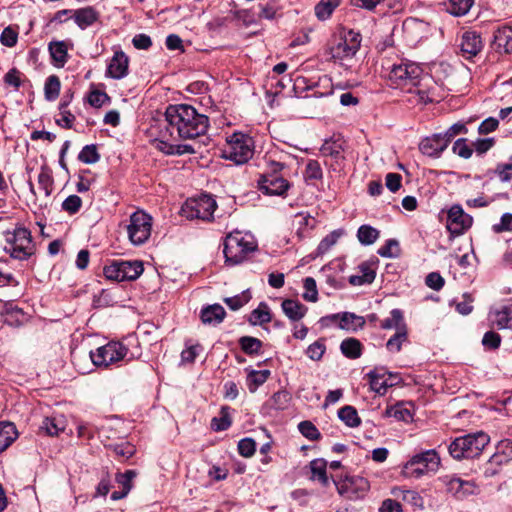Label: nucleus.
I'll use <instances>...</instances> for the list:
<instances>
[{
	"label": "nucleus",
	"mask_w": 512,
	"mask_h": 512,
	"mask_svg": "<svg viewBox=\"0 0 512 512\" xmlns=\"http://www.w3.org/2000/svg\"><path fill=\"white\" fill-rule=\"evenodd\" d=\"M467 127L464 123L457 122L451 125L446 131L440 133L444 140H447V145L459 134H466Z\"/></svg>",
	"instance_id": "680f3d73"
},
{
	"label": "nucleus",
	"mask_w": 512,
	"mask_h": 512,
	"mask_svg": "<svg viewBox=\"0 0 512 512\" xmlns=\"http://www.w3.org/2000/svg\"><path fill=\"white\" fill-rule=\"evenodd\" d=\"M216 207V201L211 196L203 194L187 199L181 207V214L189 220L209 221L212 219Z\"/></svg>",
	"instance_id": "0eeeda50"
},
{
	"label": "nucleus",
	"mask_w": 512,
	"mask_h": 512,
	"mask_svg": "<svg viewBox=\"0 0 512 512\" xmlns=\"http://www.w3.org/2000/svg\"><path fill=\"white\" fill-rule=\"evenodd\" d=\"M258 187L266 195L284 196L291 184L279 174H262L258 180Z\"/></svg>",
	"instance_id": "4468645a"
},
{
	"label": "nucleus",
	"mask_w": 512,
	"mask_h": 512,
	"mask_svg": "<svg viewBox=\"0 0 512 512\" xmlns=\"http://www.w3.org/2000/svg\"><path fill=\"white\" fill-rule=\"evenodd\" d=\"M152 217L142 210L134 212L130 216L127 233L133 245L144 244L151 235Z\"/></svg>",
	"instance_id": "9d476101"
},
{
	"label": "nucleus",
	"mask_w": 512,
	"mask_h": 512,
	"mask_svg": "<svg viewBox=\"0 0 512 512\" xmlns=\"http://www.w3.org/2000/svg\"><path fill=\"white\" fill-rule=\"evenodd\" d=\"M359 274L351 275L349 283L353 286H361L364 284H371L376 277V271L373 265L369 262H363L359 265Z\"/></svg>",
	"instance_id": "5701e85b"
},
{
	"label": "nucleus",
	"mask_w": 512,
	"mask_h": 512,
	"mask_svg": "<svg viewBox=\"0 0 512 512\" xmlns=\"http://www.w3.org/2000/svg\"><path fill=\"white\" fill-rule=\"evenodd\" d=\"M401 497L404 502L411 505L415 509L422 510L424 508L423 497L415 490H400Z\"/></svg>",
	"instance_id": "3c124183"
},
{
	"label": "nucleus",
	"mask_w": 512,
	"mask_h": 512,
	"mask_svg": "<svg viewBox=\"0 0 512 512\" xmlns=\"http://www.w3.org/2000/svg\"><path fill=\"white\" fill-rule=\"evenodd\" d=\"M365 324V320L362 316H358L351 312H342L339 322V328L350 331V332H356L357 330L363 328Z\"/></svg>",
	"instance_id": "473e14b6"
},
{
	"label": "nucleus",
	"mask_w": 512,
	"mask_h": 512,
	"mask_svg": "<svg viewBox=\"0 0 512 512\" xmlns=\"http://www.w3.org/2000/svg\"><path fill=\"white\" fill-rule=\"evenodd\" d=\"M305 181L321 180L323 178V171L320 163L317 160H309L306 164L304 173Z\"/></svg>",
	"instance_id": "de8ad7c7"
},
{
	"label": "nucleus",
	"mask_w": 512,
	"mask_h": 512,
	"mask_svg": "<svg viewBox=\"0 0 512 512\" xmlns=\"http://www.w3.org/2000/svg\"><path fill=\"white\" fill-rule=\"evenodd\" d=\"M45 97L47 100H55L60 92V80L57 76L51 75L45 82Z\"/></svg>",
	"instance_id": "864d4df0"
},
{
	"label": "nucleus",
	"mask_w": 512,
	"mask_h": 512,
	"mask_svg": "<svg viewBox=\"0 0 512 512\" xmlns=\"http://www.w3.org/2000/svg\"><path fill=\"white\" fill-rule=\"evenodd\" d=\"M361 34L352 29L340 32L339 40L330 48L331 58L335 61L350 59L356 55L361 46Z\"/></svg>",
	"instance_id": "1a4fd4ad"
},
{
	"label": "nucleus",
	"mask_w": 512,
	"mask_h": 512,
	"mask_svg": "<svg viewBox=\"0 0 512 512\" xmlns=\"http://www.w3.org/2000/svg\"><path fill=\"white\" fill-rule=\"evenodd\" d=\"M272 319L271 311L266 302H260L248 317V322L253 326H262L269 323Z\"/></svg>",
	"instance_id": "c756f323"
},
{
	"label": "nucleus",
	"mask_w": 512,
	"mask_h": 512,
	"mask_svg": "<svg viewBox=\"0 0 512 512\" xmlns=\"http://www.w3.org/2000/svg\"><path fill=\"white\" fill-rule=\"evenodd\" d=\"M16 438L15 425L11 422H0V453L6 450Z\"/></svg>",
	"instance_id": "f704fd0d"
},
{
	"label": "nucleus",
	"mask_w": 512,
	"mask_h": 512,
	"mask_svg": "<svg viewBox=\"0 0 512 512\" xmlns=\"http://www.w3.org/2000/svg\"><path fill=\"white\" fill-rule=\"evenodd\" d=\"M55 66L63 67L68 60V48L64 41H51L48 45Z\"/></svg>",
	"instance_id": "c85d7f7f"
},
{
	"label": "nucleus",
	"mask_w": 512,
	"mask_h": 512,
	"mask_svg": "<svg viewBox=\"0 0 512 512\" xmlns=\"http://www.w3.org/2000/svg\"><path fill=\"white\" fill-rule=\"evenodd\" d=\"M481 35L476 31H466L461 36L460 51L465 59H471L483 49Z\"/></svg>",
	"instance_id": "dca6fc26"
},
{
	"label": "nucleus",
	"mask_w": 512,
	"mask_h": 512,
	"mask_svg": "<svg viewBox=\"0 0 512 512\" xmlns=\"http://www.w3.org/2000/svg\"><path fill=\"white\" fill-rule=\"evenodd\" d=\"M238 452L243 457H251L256 451V442L252 438H243L238 442Z\"/></svg>",
	"instance_id": "052dcab7"
},
{
	"label": "nucleus",
	"mask_w": 512,
	"mask_h": 512,
	"mask_svg": "<svg viewBox=\"0 0 512 512\" xmlns=\"http://www.w3.org/2000/svg\"><path fill=\"white\" fill-rule=\"evenodd\" d=\"M493 45L498 52H512V26L499 27L494 33Z\"/></svg>",
	"instance_id": "aec40b11"
},
{
	"label": "nucleus",
	"mask_w": 512,
	"mask_h": 512,
	"mask_svg": "<svg viewBox=\"0 0 512 512\" xmlns=\"http://www.w3.org/2000/svg\"><path fill=\"white\" fill-rule=\"evenodd\" d=\"M241 349L249 355L258 354L262 348V342L255 337L243 336L239 339Z\"/></svg>",
	"instance_id": "c03bdc74"
},
{
	"label": "nucleus",
	"mask_w": 512,
	"mask_h": 512,
	"mask_svg": "<svg viewBox=\"0 0 512 512\" xmlns=\"http://www.w3.org/2000/svg\"><path fill=\"white\" fill-rule=\"evenodd\" d=\"M38 183L46 196L52 192L53 178L47 169L42 168L38 175Z\"/></svg>",
	"instance_id": "0e129e2a"
},
{
	"label": "nucleus",
	"mask_w": 512,
	"mask_h": 512,
	"mask_svg": "<svg viewBox=\"0 0 512 512\" xmlns=\"http://www.w3.org/2000/svg\"><path fill=\"white\" fill-rule=\"evenodd\" d=\"M258 6L260 9L259 17L266 20L277 18L281 10V5L277 0H267L265 4L260 3Z\"/></svg>",
	"instance_id": "37998d69"
},
{
	"label": "nucleus",
	"mask_w": 512,
	"mask_h": 512,
	"mask_svg": "<svg viewBox=\"0 0 512 512\" xmlns=\"http://www.w3.org/2000/svg\"><path fill=\"white\" fill-rule=\"evenodd\" d=\"M380 327L385 330L395 329L396 331H400L402 328L407 329L402 311L397 308L391 310L390 316L381 321Z\"/></svg>",
	"instance_id": "e433bc0d"
},
{
	"label": "nucleus",
	"mask_w": 512,
	"mask_h": 512,
	"mask_svg": "<svg viewBox=\"0 0 512 512\" xmlns=\"http://www.w3.org/2000/svg\"><path fill=\"white\" fill-rule=\"evenodd\" d=\"M299 432L308 440L316 441L321 438V433L311 421H302L298 424Z\"/></svg>",
	"instance_id": "603ef678"
},
{
	"label": "nucleus",
	"mask_w": 512,
	"mask_h": 512,
	"mask_svg": "<svg viewBox=\"0 0 512 512\" xmlns=\"http://www.w3.org/2000/svg\"><path fill=\"white\" fill-rule=\"evenodd\" d=\"M407 341V329L396 331L386 343V348L391 353H398L402 348V344Z\"/></svg>",
	"instance_id": "a18cd8bd"
},
{
	"label": "nucleus",
	"mask_w": 512,
	"mask_h": 512,
	"mask_svg": "<svg viewBox=\"0 0 512 512\" xmlns=\"http://www.w3.org/2000/svg\"><path fill=\"white\" fill-rule=\"evenodd\" d=\"M303 287L305 289V292L302 295L304 300L308 302H316L318 300V290L315 279L312 277L305 278Z\"/></svg>",
	"instance_id": "4d7b16f0"
},
{
	"label": "nucleus",
	"mask_w": 512,
	"mask_h": 512,
	"mask_svg": "<svg viewBox=\"0 0 512 512\" xmlns=\"http://www.w3.org/2000/svg\"><path fill=\"white\" fill-rule=\"evenodd\" d=\"M200 319L204 325L217 326L224 319V308L220 304L207 305L201 309Z\"/></svg>",
	"instance_id": "412c9836"
},
{
	"label": "nucleus",
	"mask_w": 512,
	"mask_h": 512,
	"mask_svg": "<svg viewBox=\"0 0 512 512\" xmlns=\"http://www.w3.org/2000/svg\"><path fill=\"white\" fill-rule=\"evenodd\" d=\"M123 281L136 280L143 273V264L141 261L118 260Z\"/></svg>",
	"instance_id": "a878e982"
},
{
	"label": "nucleus",
	"mask_w": 512,
	"mask_h": 512,
	"mask_svg": "<svg viewBox=\"0 0 512 512\" xmlns=\"http://www.w3.org/2000/svg\"><path fill=\"white\" fill-rule=\"evenodd\" d=\"M452 150L464 159L470 158L473 154V149L467 144V139L465 138L457 139L453 144Z\"/></svg>",
	"instance_id": "bf43d9fd"
},
{
	"label": "nucleus",
	"mask_w": 512,
	"mask_h": 512,
	"mask_svg": "<svg viewBox=\"0 0 512 512\" xmlns=\"http://www.w3.org/2000/svg\"><path fill=\"white\" fill-rule=\"evenodd\" d=\"M334 483L338 493L352 501L363 499L370 489L369 481L359 475H347Z\"/></svg>",
	"instance_id": "9b49d317"
},
{
	"label": "nucleus",
	"mask_w": 512,
	"mask_h": 512,
	"mask_svg": "<svg viewBox=\"0 0 512 512\" xmlns=\"http://www.w3.org/2000/svg\"><path fill=\"white\" fill-rule=\"evenodd\" d=\"M447 147V140L440 133L425 137L419 144L420 151L433 158H438Z\"/></svg>",
	"instance_id": "f3484780"
},
{
	"label": "nucleus",
	"mask_w": 512,
	"mask_h": 512,
	"mask_svg": "<svg viewBox=\"0 0 512 512\" xmlns=\"http://www.w3.org/2000/svg\"><path fill=\"white\" fill-rule=\"evenodd\" d=\"M17 40L18 33L11 26L4 28L0 35V42L6 47H14L17 44Z\"/></svg>",
	"instance_id": "338daca9"
},
{
	"label": "nucleus",
	"mask_w": 512,
	"mask_h": 512,
	"mask_svg": "<svg viewBox=\"0 0 512 512\" xmlns=\"http://www.w3.org/2000/svg\"><path fill=\"white\" fill-rule=\"evenodd\" d=\"M103 274L108 280L117 282L123 281L118 260H112L110 263L106 264L103 268Z\"/></svg>",
	"instance_id": "13d9d810"
},
{
	"label": "nucleus",
	"mask_w": 512,
	"mask_h": 512,
	"mask_svg": "<svg viewBox=\"0 0 512 512\" xmlns=\"http://www.w3.org/2000/svg\"><path fill=\"white\" fill-rule=\"evenodd\" d=\"M363 345L356 338H346L340 344L341 353L349 359H358L362 355Z\"/></svg>",
	"instance_id": "72a5a7b5"
},
{
	"label": "nucleus",
	"mask_w": 512,
	"mask_h": 512,
	"mask_svg": "<svg viewBox=\"0 0 512 512\" xmlns=\"http://www.w3.org/2000/svg\"><path fill=\"white\" fill-rule=\"evenodd\" d=\"M422 74L419 64L411 61H402L392 65L388 79L395 88H404L408 85L416 86Z\"/></svg>",
	"instance_id": "6e6552de"
},
{
	"label": "nucleus",
	"mask_w": 512,
	"mask_h": 512,
	"mask_svg": "<svg viewBox=\"0 0 512 512\" xmlns=\"http://www.w3.org/2000/svg\"><path fill=\"white\" fill-rule=\"evenodd\" d=\"M490 437L480 431L455 438L448 446L449 454L456 460L478 457L489 444Z\"/></svg>",
	"instance_id": "7ed1b4c3"
},
{
	"label": "nucleus",
	"mask_w": 512,
	"mask_h": 512,
	"mask_svg": "<svg viewBox=\"0 0 512 512\" xmlns=\"http://www.w3.org/2000/svg\"><path fill=\"white\" fill-rule=\"evenodd\" d=\"M447 491L457 498H464L477 492V485L473 481L463 480L455 475H445L440 478Z\"/></svg>",
	"instance_id": "2eb2a0df"
},
{
	"label": "nucleus",
	"mask_w": 512,
	"mask_h": 512,
	"mask_svg": "<svg viewBox=\"0 0 512 512\" xmlns=\"http://www.w3.org/2000/svg\"><path fill=\"white\" fill-rule=\"evenodd\" d=\"M344 230L343 229H336L326 235L318 244L317 247V254L323 255L327 253L340 239L341 236H343Z\"/></svg>",
	"instance_id": "a19ab883"
},
{
	"label": "nucleus",
	"mask_w": 512,
	"mask_h": 512,
	"mask_svg": "<svg viewBox=\"0 0 512 512\" xmlns=\"http://www.w3.org/2000/svg\"><path fill=\"white\" fill-rule=\"evenodd\" d=\"M339 419L348 427L355 428L361 424L357 410L350 405H346L338 410Z\"/></svg>",
	"instance_id": "58836bf2"
},
{
	"label": "nucleus",
	"mask_w": 512,
	"mask_h": 512,
	"mask_svg": "<svg viewBox=\"0 0 512 512\" xmlns=\"http://www.w3.org/2000/svg\"><path fill=\"white\" fill-rule=\"evenodd\" d=\"M170 139H175L174 131L165 125L159 131L156 148L167 155H175V144L169 143Z\"/></svg>",
	"instance_id": "7c9ffc66"
},
{
	"label": "nucleus",
	"mask_w": 512,
	"mask_h": 512,
	"mask_svg": "<svg viewBox=\"0 0 512 512\" xmlns=\"http://www.w3.org/2000/svg\"><path fill=\"white\" fill-rule=\"evenodd\" d=\"M473 3L474 0H448L444 2V6L449 14L461 17L470 11Z\"/></svg>",
	"instance_id": "c9c22d12"
},
{
	"label": "nucleus",
	"mask_w": 512,
	"mask_h": 512,
	"mask_svg": "<svg viewBox=\"0 0 512 512\" xmlns=\"http://www.w3.org/2000/svg\"><path fill=\"white\" fill-rule=\"evenodd\" d=\"M136 477L134 470H127L124 473H119L116 476V482L121 486V491H114L111 494V499L114 501L120 500L128 495L132 488V481Z\"/></svg>",
	"instance_id": "b1692460"
},
{
	"label": "nucleus",
	"mask_w": 512,
	"mask_h": 512,
	"mask_svg": "<svg viewBox=\"0 0 512 512\" xmlns=\"http://www.w3.org/2000/svg\"><path fill=\"white\" fill-rule=\"evenodd\" d=\"M371 390L379 395H384L392 383L388 382L386 371L383 368H376L367 374Z\"/></svg>",
	"instance_id": "4be33fe9"
},
{
	"label": "nucleus",
	"mask_w": 512,
	"mask_h": 512,
	"mask_svg": "<svg viewBox=\"0 0 512 512\" xmlns=\"http://www.w3.org/2000/svg\"><path fill=\"white\" fill-rule=\"evenodd\" d=\"M65 427L66 420L64 416L58 415L46 417L43 420L40 429L49 436H58L60 432H63L65 430Z\"/></svg>",
	"instance_id": "cd10ccee"
},
{
	"label": "nucleus",
	"mask_w": 512,
	"mask_h": 512,
	"mask_svg": "<svg viewBox=\"0 0 512 512\" xmlns=\"http://www.w3.org/2000/svg\"><path fill=\"white\" fill-rule=\"evenodd\" d=\"M472 217L460 205H453L447 213L446 228L452 235H461L472 225Z\"/></svg>",
	"instance_id": "ddd939ff"
},
{
	"label": "nucleus",
	"mask_w": 512,
	"mask_h": 512,
	"mask_svg": "<svg viewBox=\"0 0 512 512\" xmlns=\"http://www.w3.org/2000/svg\"><path fill=\"white\" fill-rule=\"evenodd\" d=\"M5 241L4 251L14 259L26 260L35 252L31 232L24 227L5 232Z\"/></svg>",
	"instance_id": "39448f33"
},
{
	"label": "nucleus",
	"mask_w": 512,
	"mask_h": 512,
	"mask_svg": "<svg viewBox=\"0 0 512 512\" xmlns=\"http://www.w3.org/2000/svg\"><path fill=\"white\" fill-rule=\"evenodd\" d=\"M340 0H321L315 6V15L320 21L329 19L334 10L339 6Z\"/></svg>",
	"instance_id": "ea45409f"
},
{
	"label": "nucleus",
	"mask_w": 512,
	"mask_h": 512,
	"mask_svg": "<svg viewBox=\"0 0 512 512\" xmlns=\"http://www.w3.org/2000/svg\"><path fill=\"white\" fill-rule=\"evenodd\" d=\"M327 462L324 459L318 458L314 459L309 464V469L311 472L310 479L313 481H318L322 486H327L329 483V479L326 473Z\"/></svg>",
	"instance_id": "2f4dec72"
},
{
	"label": "nucleus",
	"mask_w": 512,
	"mask_h": 512,
	"mask_svg": "<svg viewBox=\"0 0 512 512\" xmlns=\"http://www.w3.org/2000/svg\"><path fill=\"white\" fill-rule=\"evenodd\" d=\"M254 150V140L246 133L234 132L226 137V160L237 166L246 164L253 157Z\"/></svg>",
	"instance_id": "20e7f679"
},
{
	"label": "nucleus",
	"mask_w": 512,
	"mask_h": 512,
	"mask_svg": "<svg viewBox=\"0 0 512 512\" xmlns=\"http://www.w3.org/2000/svg\"><path fill=\"white\" fill-rule=\"evenodd\" d=\"M257 247V240L251 232L234 230L226 234V264L242 263Z\"/></svg>",
	"instance_id": "f03ea898"
},
{
	"label": "nucleus",
	"mask_w": 512,
	"mask_h": 512,
	"mask_svg": "<svg viewBox=\"0 0 512 512\" xmlns=\"http://www.w3.org/2000/svg\"><path fill=\"white\" fill-rule=\"evenodd\" d=\"M251 299V293L249 289L244 290L238 295L233 297H226V305L233 311L239 310L245 304H247Z\"/></svg>",
	"instance_id": "8fccbe9b"
},
{
	"label": "nucleus",
	"mask_w": 512,
	"mask_h": 512,
	"mask_svg": "<svg viewBox=\"0 0 512 512\" xmlns=\"http://www.w3.org/2000/svg\"><path fill=\"white\" fill-rule=\"evenodd\" d=\"M378 254L385 258H395L400 254L399 242L396 239H388L378 250Z\"/></svg>",
	"instance_id": "6e6d98bb"
},
{
	"label": "nucleus",
	"mask_w": 512,
	"mask_h": 512,
	"mask_svg": "<svg viewBox=\"0 0 512 512\" xmlns=\"http://www.w3.org/2000/svg\"><path fill=\"white\" fill-rule=\"evenodd\" d=\"M440 463V457L435 450H426L415 454L404 464L403 474L406 477L418 479L426 474L435 473Z\"/></svg>",
	"instance_id": "423d86ee"
},
{
	"label": "nucleus",
	"mask_w": 512,
	"mask_h": 512,
	"mask_svg": "<svg viewBox=\"0 0 512 512\" xmlns=\"http://www.w3.org/2000/svg\"><path fill=\"white\" fill-rule=\"evenodd\" d=\"M343 151L342 145L333 141H325L320 148V152L323 156H330L333 158L340 157Z\"/></svg>",
	"instance_id": "e2e57ef3"
},
{
	"label": "nucleus",
	"mask_w": 512,
	"mask_h": 512,
	"mask_svg": "<svg viewBox=\"0 0 512 512\" xmlns=\"http://www.w3.org/2000/svg\"><path fill=\"white\" fill-rule=\"evenodd\" d=\"M128 353L127 347L121 342L111 341L106 345L98 347L95 351H90V358L95 366L108 367L125 358Z\"/></svg>",
	"instance_id": "f8f14e48"
},
{
	"label": "nucleus",
	"mask_w": 512,
	"mask_h": 512,
	"mask_svg": "<svg viewBox=\"0 0 512 512\" xmlns=\"http://www.w3.org/2000/svg\"><path fill=\"white\" fill-rule=\"evenodd\" d=\"M73 17L81 29H86L98 20L99 14L94 8L85 7L75 10Z\"/></svg>",
	"instance_id": "bb28decb"
},
{
	"label": "nucleus",
	"mask_w": 512,
	"mask_h": 512,
	"mask_svg": "<svg viewBox=\"0 0 512 512\" xmlns=\"http://www.w3.org/2000/svg\"><path fill=\"white\" fill-rule=\"evenodd\" d=\"M129 59L123 51H116L107 68V75L114 79H122L128 73Z\"/></svg>",
	"instance_id": "a211bd4d"
},
{
	"label": "nucleus",
	"mask_w": 512,
	"mask_h": 512,
	"mask_svg": "<svg viewBox=\"0 0 512 512\" xmlns=\"http://www.w3.org/2000/svg\"><path fill=\"white\" fill-rule=\"evenodd\" d=\"M326 351L325 340L319 339L310 344L306 349V355L313 361H319Z\"/></svg>",
	"instance_id": "5fc2aeb1"
},
{
	"label": "nucleus",
	"mask_w": 512,
	"mask_h": 512,
	"mask_svg": "<svg viewBox=\"0 0 512 512\" xmlns=\"http://www.w3.org/2000/svg\"><path fill=\"white\" fill-rule=\"evenodd\" d=\"M165 125L180 139H194L208 129V117L187 104L170 105L165 112Z\"/></svg>",
	"instance_id": "f257e3e1"
},
{
	"label": "nucleus",
	"mask_w": 512,
	"mask_h": 512,
	"mask_svg": "<svg viewBox=\"0 0 512 512\" xmlns=\"http://www.w3.org/2000/svg\"><path fill=\"white\" fill-rule=\"evenodd\" d=\"M271 372L265 370H250L247 374V386L250 392H255L259 386L264 384Z\"/></svg>",
	"instance_id": "4c0bfd02"
},
{
	"label": "nucleus",
	"mask_w": 512,
	"mask_h": 512,
	"mask_svg": "<svg viewBox=\"0 0 512 512\" xmlns=\"http://www.w3.org/2000/svg\"><path fill=\"white\" fill-rule=\"evenodd\" d=\"M78 159L85 164H94L99 161L100 154L94 144L86 145L78 155Z\"/></svg>",
	"instance_id": "09e8293b"
},
{
	"label": "nucleus",
	"mask_w": 512,
	"mask_h": 512,
	"mask_svg": "<svg viewBox=\"0 0 512 512\" xmlns=\"http://www.w3.org/2000/svg\"><path fill=\"white\" fill-rule=\"evenodd\" d=\"M494 174L499 178L501 182L512 181V161L509 163H498Z\"/></svg>",
	"instance_id": "69168bd1"
},
{
	"label": "nucleus",
	"mask_w": 512,
	"mask_h": 512,
	"mask_svg": "<svg viewBox=\"0 0 512 512\" xmlns=\"http://www.w3.org/2000/svg\"><path fill=\"white\" fill-rule=\"evenodd\" d=\"M379 231L370 225H361L357 231V238L362 245L368 246L376 242Z\"/></svg>",
	"instance_id": "79ce46f5"
},
{
	"label": "nucleus",
	"mask_w": 512,
	"mask_h": 512,
	"mask_svg": "<svg viewBox=\"0 0 512 512\" xmlns=\"http://www.w3.org/2000/svg\"><path fill=\"white\" fill-rule=\"evenodd\" d=\"M291 397L287 391H277L269 399V406L275 410H284L288 407Z\"/></svg>",
	"instance_id": "49530a36"
},
{
	"label": "nucleus",
	"mask_w": 512,
	"mask_h": 512,
	"mask_svg": "<svg viewBox=\"0 0 512 512\" xmlns=\"http://www.w3.org/2000/svg\"><path fill=\"white\" fill-rule=\"evenodd\" d=\"M283 313L291 320V321H299L301 320L306 312L307 307L300 303L298 300L293 299H285L281 304Z\"/></svg>",
	"instance_id": "393cba45"
},
{
	"label": "nucleus",
	"mask_w": 512,
	"mask_h": 512,
	"mask_svg": "<svg viewBox=\"0 0 512 512\" xmlns=\"http://www.w3.org/2000/svg\"><path fill=\"white\" fill-rule=\"evenodd\" d=\"M109 448L112 449L116 455L126 459H129L135 453V447L129 442L110 445Z\"/></svg>",
	"instance_id": "774afa93"
},
{
	"label": "nucleus",
	"mask_w": 512,
	"mask_h": 512,
	"mask_svg": "<svg viewBox=\"0 0 512 512\" xmlns=\"http://www.w3.org/2000/svg\"><path fill=\"white\" fill-rule=\"evenodd\" d=\"M489 318L498 329L512 330V303L491 311Z\"/></svg>",
	"instance_id": "6ab92c4d"
}]
</instances>
